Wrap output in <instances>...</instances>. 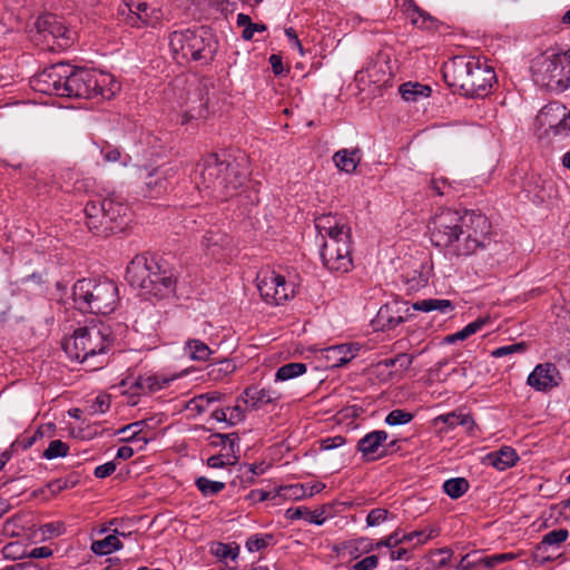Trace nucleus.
<instances>
[{"mask_svg": "<svg viewBox=\"0 0 570 570\" xmlns=\"http://www.w3.org/2000/svg\"><path fill=\"white\" fill-rule=\"evenodd\" d=\"M38 82L43 85L39 88L40 91L69 98L101 97L110 99L119 90V83L112 75L85 68H72L65 62L56 63L43 70Z\"/></svg>", "mask_w": 570, "mask_h": 570, "instance_id": "obj_1", "label": "nucleus"}, {"mask_svg": "<svg viewBox=\"0 0 570 570\" xmlns=\"http://www.w3.org/2000/svg\"><path fill=\"white\" fill-rule=\"evenodd\" d=\"M247 177L248 170L244 164L213 154L197 164L194 181L200 191L224 202L238 194Z\"/></svg>", "mask_w": 570, "mask_h": 570, "instance_id": "obj_2", "label": "nucleus"}, {"mask_svg": "<svg viewBox=\"0 0 570 570\" xmlns=\"http://www.w3.org/2000/svg\"><path fill=\"white\" fill-rule=\"evenodd\" d=\"M315 228L324 238L321 249L323 265L331 272L346 273L352 268V232L345 217L322 214L314 220Z\"/></svg>", "mask_w": 570, "mask_h": 570, "instance_id": "obj_3", "label": "nucleus"}, {"mask_svg": "<svg viewBox=\"0 0 570 570\" xmlns=\"http://www.w3.org/2000/svg\"><path fill=\"white\" fill-rule=\"evenodd\" d=\"M449 85L465 97H485L497 81L494 69L483 59L473 56L454 57L445 67Z\"/></svg>", "mask_w": 570, "mask_h": 570, "instance_id": "obj_4", "label": "nucleus"}, {"mask_svg": "<svg viewBox=\"0 0 570 570\" xmlns=\"http://www.w3.org/2000/svg\"><path fill=\"white\" fill-rule=\"evenodd\" d=\"M111 342L110 327L97 323L75 330L62 341V348L69 358L86 363L95 371L106 363Z\"/></svg>", "mask_w": 570, "mask_h": 570, "instance_id": "obj_5", "label": "nucleus"}, {"mask_svg": "<svg viewBox=\"0 0 570 570\" xmlns=\"http://www.w3.org/2000/svg\"><path fill=\"white\" fill-rule=\"evenodd\" d=\"M126 279L145 297L164 298L175 291L176 279L170 271L163 269L155 258L135 256L127 266Z\"/></svg>", "mask_w": 570, "mask_h": 570, "instance_id": "obj_6", "label": "nucleus"}, {"mask_svg": "<svg viewBox=\"0 0 570 570\" xmlns=\"http://www.w3.org/2000/svg\"><path fill=\"white\" fill-rule=\"evenodd\" d=\"M72 299L81 312L108 315L118 305V286L109 279H79L72 287Z\"/></svg>", "mask_w": 570, "mask_h": 570, "instance_id": "obj_7", "label": "nucleus"}, {"mask_svg": "<svg viewBox=\"0 0 570 570\" xmlns=\"http://www.w3.org/2000/svg\"><path fill=\"white\" fill-rule=\"evenodd\" d=\"M169 48L178 63L189 60L208 62L217 50V41L209 29L200 27L171 32Z\"/></svg>", "mask_w": 570, "mask_h": 570, "instance_id": "obj_8", "label": "nucleus"}, {"mask_svg": "<svg viewBox=\"0 0 570 570\" xmlns=\"http://www.w3.org/2000/svg\"><path fill=\"white\" fill-rule=\"evenodd\" d=\"M127 206L115 193L89 200L83 209L86 225L97 236H108L122 229Z\"/></svg>", "mask_w": 570, "mask_h": 570, "instance_id": "obj_9", "label": "nucleus"}, {"mask_svg": "<svg viewBox=\"0 0 570 570\" xmlns=\"http://www.w3.org/2000/svg\"><path fill=\"white\" fill-rule=\"evenodd\" d=\"M456 257H466L491 244L492 225L488 217L474 210H465Z\"/></svg>", "mask_w": 570, "mask_h": 570, "instance_id": "obj_10", "label": "nucleus"}, {"mask_svg": "<svg viewBox=\"0 0 570 570\" xmlns=\"http://www.w3.org/2000/svg\"><path fill=\"white\" fill-rule=\"evenodd\" d=\"M463 219L464 212L442 209L436 213L429 224L432 243L436 247L444 248L449 255L456 256Z\"/></svg>", "mask_w": 570, "mask_h": 570, "instance_id": "obj_11", "label": "nucleus"}, {"mask_svg": "<svg viewBox=\"0 0 570 570\" xmlns=\"http://www.w3.org/2000/svg\"><path fill=\"white\" fill-rule=\"evenodd\" d=\"M533 81L554 91L567 89V78L563 73L561 53L546 51L537 56L531 63Z\"/></svg>", "mask_w": 570, "mask_h": 570, "instance_id": "obj_12", "label": "nucleus"}, {"mask_svg": "<svg viewBox=\"0 0 570 570\" xmlns=\"http://www.w3.org/2000/svg\"><path fill=\"white\" fill-rule=\"evenodd\" d=\"M256 283L262 298L267 304L281 305L295 296V284L274 269H262L257 274Z\"/></svg>", "mask_w": 570, "mask_h": 570, "instance_id": "obj_13", "label": "nucleus"}, {"mask_svg": "<svg viewBox=\"0 0 570 570\" xmlns=\"http://www.w3.org/2000/svg\"><path fill=\"white\" fill-rule=\"evenodd\" d=\"M119 13L127 24L135 28L156 26L163 18L160 7L155 0H122Z\"/></svg>", "mask_w": 570, "mask_h": 570, "instance_id": "obj_14", "label": "nucleus"}, {"mask_svg": "<svg viewBox=\"0 0 570 570\" xmlns=\"http://www.w3.org/2000/svg\"><path fill=\"white\" fill-rule=\"evenodd\" d=\"M538 119L542 125H548L554 135H570V109L567 110L566 106L558 101L544 106Z\"/></svg>", "mask_w": 570, "mask_h": 570, "instance_id": "obj_15", "label": "nucleus"}, {"mask_svg": "<svg viewBox=\"0 0 570 570\" xmlns=\"http://www.w3.org/2000/svg\"><path fill=\"white\" fill-rule=\"evenodd\" d=\"M358 351L360 348L354 344H340L321 348L316 357L324 368H336L351 362Z\"/></svg>", "mask_w": 570, "mask_h": 570, "instance_id": "obj_16", "label": "nucleus"}, {"mask_svg": "<svg viewBox=\"0 0 570 570\" xmlns=\"http://www.w3.org/2000/svg\"><path fill=\"white\" fill-rule=\"evenodd\" d=\"M561 380L562 376L553 363H541L529 374L527 383L535 391H547L558 386Z\"/></svg>", "mask_w": 570, "mask_h": 570, "instance_id": "obj_17", "label": "nucleus"}, {"mask_svg": "<svg viewBox=\"0 0 570 570\" xmlns=\"http://www.w3.org/2000/svg\"><path fill=\"white\" fill-rule=\"evenodd\" d=\"M232 237L220 229L207 230L200 242L204 254L214 259L223 258L232 249Z\"/></svg>", "mask_w": 570, "mask_h": 570, "instance_id": "obj_18", "label": "nucleus"}, {"mask_svg": "<svg viewBox=\"0 0 570 570\" xmlns=\"http://www.w3.org/2000/svg\"><path fill=\"white\" fill-rule=\"evenodd\" d=\"M410 317V307L397 301L383 305L376 315V323L383 330H393Z\"/></svg>", "mask_w": 570, "mask_h": 570, "instance_id": "obj_19", "label": "nucleus"}, {"mask_svg": "<svg viewBox=\"0 0 570 570\" xmlns=\"http://www.w3.org/2000/svg\"><path fill=\"white\" fill-rule=\"evenodd\" d=\"M278 399L279 394L269 387L248 386L238 396V402H243L249 411H255L266 404L276 402Z\"/></svg>", "mask_w": 570, "mask_h": 570, "instance_id": "obj_20", "label": "nucleus"}, {"mask_svg": "<svg viewBox=\"0 0 570 570\" xmlns=\"http://www.w3.org/2000/svg\"><path fill=\"white\" fill-rule=\"evenodd\" d=\"M37 28L40 32L47 33L53 39H57L59 47L69 45L70 31L59 17L55 14L42 16L37 20Z\"/></svg>", "mask_w": 570, "mask_h": 570, "instance_id": "obj_21", "label": "nucleus"}, {"mask_svg": "<svg viewBox=\"0 0 570 570\" xmlns=\"http://www.w3.org/2000/svg\"><path fill=\"white\" fill-rule=\"evenodd\" d=\"M391 78V72L387 62L382 59L370 62L365 69L360 70L355 75V80L358 83H375L385 85Z\"/></svg>", "mask_w": 570, "mask_h": 570, "instance_id": "obj_22", "label": "nucleus"}, {"mask_svg": "<svg viewBox=\"0 0 570 570\" xmlns=\"http://www.w3.org/2000/svg\"><path fill=\"white\" fill-rule=\"evenodd\" d=\"M174 174L173 168H156L149 173L145 180L146 196L157 198L165 194L169 187V178Z\"/></svg>", "mask_w": 570, "mask_h": 570, "instance_id": "obj_23", "label": "nucleus"}, {"mask_svg": "<svg viewBox=\"0 0 570 570\" xmlns=\"http://www.w3.org/2000/svg\"><path fill=\"white\" fill-rule=\"evenodd\" d=\"M387 436L389 434L385 431H372L358 441L357 449L367 460L377 459L382 455L379 450L383 442L387 440Z\"/></svg>", "mask_w": 570, "mask_h": 570, "instance_id": "obj_24", "label": "nucleus"}, {"mask_svg": "<svg viewBox=\"0 0 570 570\" xmlns=\"http://www.w3.org/2000/svg\"><path fill=\"white\" fill-rule=\"evenodd\" d=\"M519 460L514 449L511 446H502L498 451L490 452L485 455V464L495 468L499 471H504L513 466Z\"/></svg>", "mask_w": 570, "mask_h": 570, "instance_id": "obj_25", "label": "nucleus"}, {"mask_svg": "<svg viewBox=\"0 0 570 570\" xmlns=\"http://www.w3.org/2000/svg\"><path fill=\"white\" fill-rule=\"evenodd\" d=\"M362 159V153L358 148L341 149L333 156L335 166L344 173L352 174L357 168Z\"/></svg>", "mask_w": 570, "mask_h": 570, "instance_id": "obj_26", "label": "nucleus"}, {"mask_svg": "<svg viewBox=\"0 0 570 570\" xmlns=\"http://www.w3.org/2000/svg\"><path fill=\"white\" fill-rule=\"evenodd\" d=\"M145 425V421H137L135 423L126 425L125 428L119 430L120 434H125V436L121 440L134 443L136 445L137 451L142 450L145 445L148 443V441L151 439L146 433H144Z\"/></svg>", "mask_w": 570, "mask_h": 570, "instance_id": "obj_27", "label": "nucleus"}, {"mask_svg": "<svg viewBox=\"0 0 570 570\" xmlns=\"http://www.w3.org/2000/svg\"><path fill=\"white\" fill-rule=\"evenodd\" d=\"M170 380L156 374L141 375L136 379L134 385L140 393L157 392L169 384Z\"/></svg>", "mask_w": 570, "mask_h": 570, "instance_id": "obj_28", "label": "nucleus"}, {"mask_svg": "<svg viewBox=\"0 0 570 570\" xmlns=\"http://www.w3.org/2000/svg\"><path fill=\"white\" fill-rule=\"evenodd\" d=\"M412 308L425 313L438 311L441 314L448 315L453 312L454 305L450 299L426 298L415 302Z\"/></svg>", "mask_w": 570, "mask_h": 570, "instance_id": "obj_29", "label": "nucleus"}, {"mask_svg": "<svg viewBox=\"0 0 570 570\" xmlns=\"http://www.w3.org/2000/svg\"><path fill=\"white\" fill-rule=\"evenodd\" d=\"M436 422H442L449 426V429H454L455 426H463L466 431L471 432L475 425L474 420L470 414L464 413L462 411H453L446 414L439 415L435 419Z\"/></svg>", "mask_w": 570, "mask_h": 570, "instance_id": "obj_30", "label": "nucleus"}, {"mask_svg": "<svg viewBox=\"0 0 570 570\" xmlns=\"http://www.w3.org/2000/svg\"><path fill=\"white\" fill-rule=\"evenodd\" d=\"M184 353L193 361L205 362L213 354V351L203 341L190 338L185 343Z\"/></svg>", "mask_w": 570, "mask_h": 570, "instance_id": "obj_31", "label": "nucleus"}, {"mask_svg": "<svg viewBox=\"0 0 570 570\" xmlns=\"http://www.w3.org/2000/svg\"><path fill=\"white\" fill-rule=\"evenodd\" d=\"M207 99L202 96V90L197 89L188 97V108L185 111L187 119H198L206 116Z\"/></svg>", "mask_w": 570, "mask_h": 570, "instance_id": "obj_32", "label": "nucleus"}, {"mask_svg": "<svg viewBox=\"0 0 570 570\" xmlns=\"http://www.w3.org/2000/svg\"><path fill=\"white\" fill-rule=\"evenodd\" d=\"M207 375L209 380L218 382L235 372L236 365L232 360L224 358L219 362L207 365Z\"/></svg>", "mask_w": 570, "mask_h": 570, "instance_id": "obj_33", "label": "nucleus"}, {"mask_svg": "<svg viewBox=\"0 0 570 570\" xmlns=\"http://www.w3.org/2000/svg\"><path fill=\"white\" fill-rule=\"evenodd\" d=\"M399 91L404 100L416 101L420 98L429 97L431 88L419 82H405L400 86Z\"/></svg>", "mask_w": 570, "mask_h": 570, "instance_id": "obj_34", "label": "nucleus"}, {"mask_svg": "<svg viewBox=\"0 0 570 570\" xmlns=\"http://www.w3.org/2000/svg\"><path fill=\"white\" fill-rule=\"evenodd\" d=\"M122 548V542L117 535L109 534L101 540H96L91 543V550L98 556L110 554Z\"/></svg>", "mask_w": 570, "mask_h": 570, "instance_id": "obj_35", "label": "nucleus"}, {"mask_svg": "<svg viewBox=\"0 0 570 570\" xmlns=\"http://www.w3.org/2000/svg\"><path fill=\"white\" fill-rule=\"evenodd\" d=\"M488 322L487 318H478L474 322L469 323L461 331H458L453 334L448 335L444 341L449 344H453L458 341H464L471 335L478 333Z\"/></svg>", "mask_w": 570, "mask_h": 570, "instance_id": "obj_36", "label": "nucleus"}, {"mask_svg": "<svg viewBox=\"0 0 570 570\" xmlns=\"http://www.w3.org/2000/svg\"><path fill=\"white\" fill-rule=\"evenodd\" d=\"M306 372V364L293 362L282 365L275 374L276 382H284L303 375Z\"/></svg>", "mask_w": 570, "mask_h": 570, "instance_id": "obj_37", "label": "nucleus"}, {"mask_svg": "<svg viewBox=\"0 0 570 570\" xmlns=\"http://www.w3.org/2000/svg\"><path fill=\"white\" fill-rule=\"evenodd\" d=\"M484 561L485 554L473 551L461 558L458 564V570H488Z\"/></svg>", "mask_w": 570, "mask_h": 570, "instance_id": "obj_38", "label": "nucleus"}, {"mask_svg": "<svg viewBox=\"0 0 570 570\" xmlns=\"http://www.w3.org/2000/svg\"><path fill=\"white\" fill-rule=\"evenodd\" d=\"M468 489L469 482L464 478L449 479L443 483V490L451 499L461 498Z\"/></svg>", "mask_w": 570, "mask_h": 570, "instance_id": "obj_39", "label": "nucleus"}, {"mask_svg": "<svg viewBox=\"0 0 570 570\" xmlns=\"http://www.w3.org/2000/svg\"><path fill=\"white\" fill-rule=\"evenodd\" d=\"M195 484L204 497H213L225 489V483L220 481H213L206 476L196 479Z\"/></svg>", "mask_w": 570, "mask_h": 570, "instance_id": "obj_40", "label": "nucleus"}, {"mask_svg": "<svg viewBox=\"0 0 570 570\" xmlns=\"http://www.w3.org/2000/svg\"><path fill=\"white\" fill-rule=\"evenodd\" d=\"M569 537V532L567 529H557L546 533L542 537V540L538 544V550H541L546 547H560Z\"/></svg>", "mask_w": 570, "mask_h": 570, "instance_id": "obj_41", "label": "nucleus"}, {"mask_svg": "<svg viewBox=\"0 0 570 570\" xmlns=\"http://www.w3.org/2000/svg\"><path fill=\"white\" fill-rule=\"evenodd\" d=\"M430 186L434 194L438 196H454V186L444 177H433L431 179Z\"/></svg>", "mask_w": 570, "mask_h": 570, "instance_id": "obj_42", "label": "nucleus"}, {"mask_svg": "<svg viewBox=\"0 0 570 570\" xmlns=\"http://www.w3.org/2000/svg\"><path fill=\"white\" fill-rule=\"evenodd\" d=\"M69 446L61 440H53L49 443L48 448L43 451L42 456L47 460L66 456Z\"/></svg>", "mask_w": 570, "mask_h": 570, "instance_id": "obj_43", "label": "nucleus"}, {"mask_svg": "<svg viewBox=\"0 0 570 570\" xmlns=\"http://www.w3.org/2000/svg\"><path fill=\"white\" fill-rule=\"evenodd\" d=\"M210 551L216 558H218L220 560H224L227 558L235 560L238 556L237 547H233L230 544H226V543H222V542L214 543L210 548Z\"/></svg>", "mask_w": 570, "mask_h": 570, "instance_id": "obj_44", "label": "nucleus"}, {"mask_svg": "<svg viewBox=\"0 0 570 570\" xmlns=\"http://www.w3.org/2000/svg\"><path fill=\"white\" fill-rule=\"evenodd\" d=\"M413 414L402 409H395L391 411L386 417L385 423L390 426L404 425L411 422Z\"/></svg>", "mask_w": 570, "mask_h": 570, "instance_id": "obj_45", "label": "nucleus"}, {"mask_svg": "<svg viewBox=\"0 0 570 570\" xmlns=\"http://www.w3.org/2000/svg\"><path fill=\"white\" fill-rule=\"evenodd\" d=\"M222 397H223L222 393H219L217 391H214V392H208V393H205V394H202V395H198V396L194 397L193 399V403L195 404V407L199 412H205L207 410V406L210 403L217 402Z\"/></svg>", "mask_w": 570, "mask_h": 570, "instance_id": "obj_46", "label": "nucleus"}, {"mask_svg": "<svg viewBox=\"0 0 570 570\" xmlns=\"http://www.w3.org/2000/svg\"><path fill=\"white\" fill-rule=\"evenodd\" d=\"M226 410L228 413V425H235L239 422H243L245 420L246 411H249L246 409V405H244L243 402H238V399L236 400V404L234 406H227Z\"/></svg>", "mask_w": 570, "mask_h": 570, "instance_id": "obj_47", "label": "nucleus"}, {"mask_svg": "<svg viewBox=\"0 0 570 570\" xmlns=\"http://www.w3.org/2000/svg\"><path fill=\"white\" fill-rule=\"evenodd\" d=\"M273 540L272 534L252 535L246 541V548L249 552H257L265 549Z\"/></svg>", "mask_w": 570, "mask_h": 570, "instance_id": "obj_48", "label": "nucleus"}, {"mask_svg": "<svg viewBox=\"0 0 570 570\" xmlns=\"http://www.w3.org/2000/svg\"><path fill=\"white\" fill-rule=\"evenodd\" d=\"M435 537V530L431 529L429 532L426 530L421 531H413L410 533H403L402 534V541L404 542H412L415 540V544H423L428 540Z\"/></svg>", "mask_w": 570, "mask_h": 570, "instance_id": "obj_49", "label": "nucleus"}, {"mask_svg": "<svg viewBox=\"0 0 570 570\" xmlns=\"http://www.w3.org/2000/svg\"><path fill=\"white\" fill-rule=\"evenodd\" d=\"M407 16L411 22L419 28H426V22L431 19L428 13L414 4L407 8Z\"/></svg>", "mask_w": 570, "mask_h": 570, "instance_id": "obj_50", "label": "nucleus"}, {"mask_svg": "<svg viewBox=\"0 0 570 570\" xmlns=\"http://www.w3.org/2000/svg\"><path fill=\"white\" fill-rule=\"evenodd\" d=\"M525 343H514L510 345L500 346L491 352L493 357H503L513 353H522L525 351Z\"/></svg>", "mask_w": 570, "mask_h": 570, "instance_id": "obj_51", "label": "nucleus"}, {"mask_svg": "<svg viewBox=\"0 0 570 570\" xmlns=\"http://www.w3.org/2000/svg\"><path fill=\"white\" fill-rule=\"evenodd\" d=\"M101 154L105 160L108 163L120 161L124 166H126L129 160L128 156L122 157L120 150L111 146L104 147L101 149Z\"/></svg>", "mask_w": 570, "mask_h": 570, "instance_id": "obj_52", "label": "nucleus"}, {"mask_svg": "<svg viewBox=\"0 0 570 570\" xmlns=\"http://www.w3.org/2000/svg\"><path fill=\"white\" fill-rule=\"evenodd\" d=\"M389 517V511L385 509H373L366 517V524L368 527H377L383 523Z\"/></svg>", "mask_w": 570, "mask_h": 570, "instance_id": "obj_53", "label": "nucleus"}, {"mask_svg": "<svg viewBox=\"0 0 570 570\" xmlns=\"http://www.w3.org/2000/svg\"><path fill=\"white\" fill-rule=\"evenodd\" d=\"M240 471L245 482L254 483L255 478L264 473V468L256 464H245L240 468Z\"/></svg>", "mask_w": 570, "mask_h": 570, "instance_id": "obj_54", "label": "nucleus"}, {"mask_svg": "<svg viewBox=\"0 0 570 570\" xmlns=\"http://www.w3.org/2000/svg\"><path fill=\"white\" fill-rule=\"evenodd\" d=\"M325 488V485L323 483H315V484H312V485H299V487H294L292 488L294 490L293 494L296 497V498H301V497H313L314 494L321 492L323 489Z\"/></svg>", "mask_w": 570, "mask_h": 570, "instance_id": "obj_55", "label": "nucleus"}, {"mask_svg": "<svg viewBox=\"0 0 570 570\" xmlns=\"http://www.w3.org/2000/svg\"><path fill=\"white\" fill-rule=\"evenodd\" d=\"M514 559L513 553H499L493 556H485L484 564L487 566L488 570H492L497 568L499 564Z\"/></svg>", "mask_w": 570, "mask_h": 570, "instance_id": "obj_56", "label": "nucleus"}, {"mask_svg": "<svg viewBox=\"0 0 570 570\" xmlns=\"http://www.w3.org/2000/svg\"><path fill=\"white\" fill-rule=\"evenodd\" d=\"M215 438L219 440L217 442V444L223 445V446H226L228 444L229 451L232 453L235 452V449L238 450V436L235 433L216 434Z\"/></svg>", "mask_w": 570, "mask_h": 570, "instance_id": "obj_57", "label": "nucleus"}, {"mask_svg": "<svg viewBox=\"0 0 570 570\" xmlns=\"http://www.w3.org/2000/svg\"><path fill=\"white\" fill-rule=\"evenodd\" d=\"M379 564V558L376 556H368L361 561L354 563L350 570H373Z\"/></svg>", "mask_w": 570, "mask_h": 570, "instance_id": "obj_58", "label": "nucleus"}, {"mask_svg": "<svg viewBox=\"0 0 570 570\" xmlns=\"http://www.w3.org/2000/svg\"><path fill=\"white\" fill-rule=\"evenodd\" d=\"M400 543H403L402 535L400 534L399 531H395L392 534H390L387 538H385L384 540L377 541L375 543V547L376 548H381V547L393 548Z\"/></svg>", "mask_w": 570, "mask_h": 570, "instance_id": "obj_59", "label": "nucleus"}, {"mask_svg": "<svg viewBox=\"0 0 570 570\" xmlns=\"http://www.w3.org/2000/svg\"><path fill=\"white\" fill-rule=\"evenodd\" d=\"M116 470V464L110 461V462H106L101 465H98L96 469H95V476L96 478H99V479H104V478H107L109 476L110 474H112Z\"/></svg>", "mask_w": 570, "mask_h": 570, "instance_id": "obj_60", "label": "nucleus"}, {"mask_svg": "<svg viewBox=\"0 0 570 570\" xmlns=\"http://www.w3.org/2000/svg\"><path fill=\"white\" fill-rule=\"evenodd\" d=\"M345 443V440L341 435H336L333 438H326L321 441V449L322 450H333L336 449Z\"/></svg>", "mask_w": 570, "mask_h": 570, "instance_id": "obj_61", "label": "nucleus"}, {"mask_svg": "<svg viewBox=\"0 0 570 570\" xmlns=\"http://www.w3.org/2000/svg\"><path fill=\"white\" fill-rule=\"evenodd\" d=\"M229 463H232V461L229 460L228 454L227 455H223V454L212 455L207 460V465L209 468H214V469L224 468L226 464H229Z\"/></svg>", "mask_w": 570, "mask_h": 570, "instance_id": "obj_62", "label": "nucleus"}, {"mask_svg": "<svg viewBox=\"0 0 570 570\" xmlns=\"http://www.w3.org/2000/svg\"><path fill=\"white\" fill-rule=\"evenodd\" d=\"M267 27L264 23L252 22L247 28L243 30L242 37L244 40H252L255 32H264Z\"/></svg>", "mask_w": 570, "mask_h": 570, "instance_id": "obj_63", "label": "nucleus"}, {"mask_svg": "<svg viewBox=\"0 0 570 570\" xmlns=\"http://www.w3.org/2000/svg\"><path fill=\"white\" fill-rule=\"evenodd\" d=\"M109 409V400L105 395L97 396L91 405L94 413H105Z\"/></svg>", "mask_w": 570, "mask_h": 570, "instance_id": "obj_64", "label": "nucleus"}]
</instances>
